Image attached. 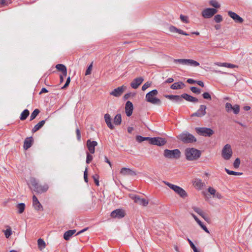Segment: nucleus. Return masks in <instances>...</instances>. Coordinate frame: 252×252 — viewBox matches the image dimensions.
Wrapping results in <instances>:
<instances>
[{"mask_svg": "<svg viewBox=\"0 0 252 252\" xmlns=\"http://www.w3.org/2000/svg\"><path fill=\"white\" fill-rule=\"evenodd\" d=\"M185 154L186 159L189 161L197 159L201 155L199 150L193 148L186 149Z\"/></svg>", "mask_w": 252, "mask_h": 252, "instance_id": "1", "label": "nucleus"}, {"mask_svg": "<svg viewBox=\"0 0 252 252\" xmlns=\"http://www.w3.org/2000/svg\"><path fill=\"white\" fill-rule=\"evenodd\" d=\"M158 94V92L156 89L150 91L146 95V100L153 104L158 105H160L161 103V100L156 97Z\"/></svg>", "mask_w": 252, "mask_h": 252, "instance_id": "2", "label": "nucleus"}, {"mask_svg": "<svg viewBox=\"0 0 252 252\" xmlns=\"http://www.w3.org/2000/svg\"><path fill=\"white\" fill-rule=\"evenodd\" d=\"M181 153L179 149H165L163 151V156L168 159H178L181 157Z\"/></svg>", "mask_w": 252, "mask_h": 252, "instance_id": "3", "label": "nucleus"}, {"mask_svg": "<svg viewBox=\"0 0 252 252\" xmlns=\"http://www.w3.org/2000/svg\"><path fill=\"white\" fill-rule=\"evenodd\" d=\"M163 182L171 189H173L176 193L179 195L180 197L185 198L187 196V193L186 191L179 186L172 184L166 181H163Z\"/></svg>", "mask_w": 252, "mask_h": 252, "instance_id": "4", "label": "nucleus"}, {"mask_svg": "<svg viewBox=\"0 0 252 252\" xmlns=\"http://www.w3.org/2000/svg\"><path fill=\"white\" fill-rule=\"evenodd\" d=\"M178 138L184 143H189L196 141V138L192 134L186 132L178 135Z\"/></svg>", "mask_w": 252, "mask_h": 252, "instance_id": "5", "label": "nucleus"}, {"mask_svg": "<svg viewBox=\"0 0 252 252\" xmlns=\"http://www.w3.org/2000/svg\"><path fill=\"white\" fill-rule=\"evenodd\" d=\"M232 150L230 144H226L222 149L221 156L225 160H229L232 156Z\"/></svg>", "mask_w": 252, "mask_h": 252, "instance_id": "6", "label": "nucleus"}, {"mask_svg": "<svg viewBox=\"0 0 252 252\" xmlns=\"http://www.w3.org/2000/svg\"><path fill=\"white\" fill-rule=\"evenodd\" d=\"M195 130L198 134L203 136L210 137L214 133L212 129L207 127H196Z\"/></svg>", "mask_w": 252, "mask_h": 252, "instance_id": "7", "label": "nucleus"}, {"mask_svg": "<svg viewBox=\"0 0 252 252\" xmlns=\"http://www.w3.org/2000/svg\"><path fill=\"white\" fill-rule=\"evenodd\" d=\"M126 89V86L123 85L115 89L110 93V95L115 97H119L123 94Z\"/></svg>", "mask_w": 252, "mask_h": 252, "instance_id": "8", "label": "nucleus"}, {"mask_svg": "<svg viewBox=\"0 0 252 252\" xmlns=\"http://www.w3.org/2000/svg\"><path fill=\"white\" fill-rule=\"evenodd\" d=\"M225 110L228 112H231L233 111L235 114H238L240 112V106L238 104H235L232 106L231 103L227 102L225 104Z\"/></svg>", "mask_w": 252, "mask_h": 252, "instance_id": "9", "label": "nucleus"}, {"mask_svg": "<svg viewBox=\"0 0 252 252\" xmlns=\"http://www.w3.org/2000/svg\"><path fill=\"white\" fill-rule=\"evenodd\" d=\"M215 8H208L202 11V15L204 18H210L217 12Z\"/></svg>", "mask_w": 252, "mask_h": 252, "instance_id": "10", "label": "nucleus"}, {"mask_svg": "<svg viewBox=\"0 0 252 252\" xmlns=\"http://www.w3.org/2000/svg\"><path fill=\"white\" fill-rule=\"evenodd\" d=\"M130 197L132 199L134 202L143 206H147L149 203V201L144 198H141L138 196L130 195Z\"/></svg>", "mask_w": 252, "mask_h": 252, "instance_id": "11", "label": "nucleus"}, {"mask_svg": "<svg viewBox=\"0 0 252 252\" xmlns=\"http://www.w3.org/2000/svg\"><path fill=\"white\" fill-rule=\"evenodd\" d=\"M206 108L207 107L206 105L203 104L201 105L197 111L196 112L192 114L191 116H196L197 117H202L204 116L206 114Z\"/></svg>", "mask_w": 252, "mask_h": 252, "instance_id": "12", "label": "nucleus"}, {"mask_svg": "<svg viewBox=\"0 0 252 252\" xmlns=\"http://www.w3.org/2000/svg\"><path fill=\"white\" fill-rule=\"evenodd\" d=\"M166 143L165 138L161 137H153L151 139V144L159 146H161Z\"/></svg>", "mask_w": 252, "mask_h": 252, "instance_id": "13", "label": "nucleus"}, {"mask_svg": "<svg viewBox=\"0 0 252 252\" xmlns=\"http://www.w3.org/2000/svg\"><path fill=\"white\" fill-rule=\"evenodd\" d=\"M125 216V212L121 209H116L112 212L111 216L114 218H122Z\"/></svg>", "mask_w": 252, "mask_h": 252, "instance_id": "14", "label": "nucleus"}, {"mask_svg": "<svg viewBox=\"0 0 252 252\" xmlns=\"http://www.w3.org/2000/svg\"><path fill=\"white\" fill-rule=\"evenodd\" d=\"M97 145L96 141H93L89 139L87 141V147L91 154H94L95 152V147Z\"/></svg>", "mask_w": 252, "mask_h": 252, "instance_id": "15", "label": "nucleus"}, {"mask_svg": "<svg viewBox=\"0 0 252 252\" xmlns=\"http://www.w3.org/2000/svg\"><path fill=\"white\" fill-rule=\"evenodd\" d=\"M32 206L37 211L43 210V207L35 195L32 196Z\"/></svg>", "mask_w": 252, "mask_h": 252, "instance_id": "16", "label": "nucleus"}, {"mask_svg": "<svg viewBox=\"0 0 252 252\" xmlns=\"http://www.w3.org/2000/svg\"><path fill=\"white\" fill-rule=\"evenodd\" d=\"M228 14L236 23H242L244 21V20L242 18L240 17L237 14L234 12L229 11L228 12Z\"/></svg>", "mask_w": 252, "mask_h": 252, "instance_id": "17", "label": "nucleus"}, {"mask_svg": "<svg viewBox=\"0 0 252 252\" xmlns=\"http://www.w3.org/2000/svg\"><path fill=\"white\" fill-rule=\"evenodd\" d=\"M144 79L142 77L135 78L130 83V86L134 89H137L139 85L143 82Z\"/></svg>", "mask_w": 252, "mask_h": 252, "instance_id": "18", "label": "nucleus"}, {"mask_svg": "<svg viewBox=\"0 0 252 252\" xmlns=\"http://www.w3.org/2000/svg\"><path fill=\"white\" fill-rule=\"evenodd\" d=\"M120 174L123 176H135L137 174L134 171L126 167H123L121 169Z\"/></svg>", "mask_w": 252, "mask_h": 252, "instance_id": "19", "label": "nucleus"}, {"mask_svg": "<svg viewBox=\"0 0 252 252\" xmlns=\"http://www.w3.org/2000/svg\"><path fill=\"white\" fill-rule=\"evenodd\" d=\"M133 110V106L131 102L127 101L125 106V111L127 116L129 117L132 115Z\"/></svg>", "mask_w": 252, "mask_h": 252, "instance_id": "20", "label": "nucleus"}, {"mask_svg": "<svg viewBox=\"0 0 252 252\" xmlns=\"http://www.w3.org/2000/svg\"><path fill=\"white\" fill-rule=\"evenodd\" d=\"M49 189V187L47 185L45 184L44 185H38L36 189H33L34 191L38 193H42L46 192Z\"/></svg>", "mask_w": 252, "mask_h": 252, "instance_id": "21", "label": "nucleus"}, {"mask_svg": "<svg viewBox=\"0 0 252 252\" xmlns=\"http://www.w3.org/2000/svg\"><path fill=\"white\" fill-rule=\"evenodd\" d=\"M193 185L196 189L200 190L205 186V183L200 179H195L193 182Z\"/></svg>", "mask_w": 252, "mask_h": 252, "instance_id": "22", "label": "nucleus"}, {"mask_svg": "<svg viewBox=\"0 0 252 252\" xmlns=\"http://www.w3.org/2000/svg\"><path fill=\"white\" fill-rule=\"evenodd\" d=\"M165 97L176 102H181L183 101V97L181 95H166Z\"/></svg>", "mask_w": 252, "mask_h": 252, "instance_id": "23", "label": "nucleus"}, {"mask_svg": "<svg viewBox=\"0 0 252 252\" xmlns=\"http://www.w3.org/2000/svg\"><path fill=\"white\" fill-rule=\"evenodd\" d=\"M214 64L219 66L225 67H227V68H233L238 67L236 65H235V64H233L232 63H219V62H218V63H215Z\"/></svg>", "mask_w": 252, "mask_h": 252, "instance_id": "24", "label": "nucleus"}, {"mask_svg": "<svg viewBox=\"0 0 252 252\" xmlns=\"http://www.w3.org/2000/svg\"><path fill=\"white\" fill-rule=\"evenodd\" d=\"M183 98L185 99L188 101L192 102H197L198 100L197 98L193 97L191 95L188 94H182Z\"/></svg>", "mask_w": 252, "mask_h": 252, "instance_id": "25", "label": "nucleus"}, {"mask_svg": "<svg viewBox=\"0 0 252 252\" xmlns=\"http://www.w3.org/2000/svg\"><path fill=\"white\" fill-rule=\"evenodd\" d=\"M32 141L33 139L32 137L26 138L24 141L23 146L24 149L28 150L29 148H30L32 145Z\"/></svg>", "mask_w": 252, "mask_h": 252, "instance_id": "26", "label": "nucleus"}, {"mask_svg": "<svg viewBox=\"0 0 252 252\" xmlns=\"http://www.w3.org/2000/svg\"><path fill=\"white\" fill-rule=\"evenodd\" d=\"M104 119L108 127L111 129H113L114 128V126L111 123V118L110 115L108 114H105Z\"/></svg>", "mask_w": 252, "mask_h": 252, "instance_id": "27", "label": "nucleus"}, {"mask_svg": "<svg viewBox=\"0 0 252 252\" xmlns=\"http://www.w3.org/2000/svg\"><path fill=\"white\" fill-rule=\"evenodd\" d=\"M185 86L184 83L182 82H178L173 83L170 87V88L173 90L181 89Z\"/></svg>", "mask_w": 252, "mask_h": 252, "instance_id": "28", "label": "nucleus"}, {"mask_svg": "<svg viewBox=\"0 0 252 252\" xmlns=\"http://www.w3.org/2000/svg\"><path fill=\"white\" fill-rule=\"evenodd\" d=\"M56 68L59 70L63 72V75L66 76L67 75V69L65 66L63 64H58L56 66Z\"/></svg>", "mask_w": 252, "mask_h": 252, "instance_id": "29", "label": "nucleus"}, {"mask_svg": "<svg viewBox=\"0 0 252 252\" xmlns=\"http://www.w3.org/2000/svg\"><path fill=\"white\" fill-rule=\"evenodd\" d=\"M76 232V230H69L66 231L63 235V238L65 240H68Z\"/></svg>", "mask_w": 252, "mask_h": 252, "instance_id": "30", "label": "nucleus"}, {"mask_svg": "<svg viewBox=\"0 0 252 252\" xmlns=\"http://www.w3.org/2000/svg\"><path fill=\"white\" fill-rule=\"evenodd\" d=\"M38 248L40 251H42L46 247V244L43 239L39 238L37 240Z\"/></svg>", "mask_w": 252, "mask_h": 252, "instance_id": "31", "label": "nucleus"}, {"mask_svg": "<svg viewBox=\"0 0 252 252\" xmlns=\"http://www.w3.org/2000/svg\"><path fill=\"white\" fill-rule=\"evenodd\" d=\"M45 123V120H42V121L39 122L32 129V132L33 133H34V132H35L36 131H37V130H38L44 126Z\"/></svg>", "mask_w": 252, "mask_h": 252, "instance_id": "32", "label": "nucleus"}, {"mask_svg": "<svg viewBox=\"0 0 252 252\" xmlns=\"http://www.w3.org/2000/svg\"><path fill=\"white\" fill-rule=\"evenodd\" d=\"M192 208L196 213L201 216L204 219L206 220L205 213L200 208L196 206H193Z\"/></svg>", "mask_w": 252, "mask_h": 252, "instance_id": "33", "label": "nucleus"}, {"mask_svg": "<svg viewBox=\"0 0 252 252\" xmlns=\"http://www.w3.org/2000/svg\"><path fill=\"white\" fill-rule=\"evenodd\" d=\"M6 229L2 231L3 232L4 234L5 237L6 238H8L12 235V229H11V227L9 226H8V225L6 226Z\"/></svg>", "mask_w": 252, "mask_h": 252, "instance_id": "34", "label": "nucleus"}, {"mask_svg": "<svg viewBox=\"0 0 252 252\" xmlns=\"http://www.w3.org/2000/svg\"><path fill=\"white\" fill-rule=\"evenodd\" d=\"M122 122V117L121 115L118 114L116 115L114 119V123L115 125L118 126L120 125Z\"/></svg>", "mask_w": 252, "mask_h": 252, "instance_id": "35", "label": "nucleus"}, {"mask_svg": "<svg viewBox=\"0 0 252 252\" xmlns=\"http://www.w3.org/2000/svg\"><path fill=\"white\" fill-rule=\"evenodd\" d=\"M29 114L30 112L28 109L24 110L21 114L20 120L22 121L25 120L27 119Z\"/></svg>", "mask_w": 252, "mask_h": 252, "instance_id": "36", "label": "nucleus"}, {"mask_svg": "<svg viewBox=\"0 0 252 252\" xmlns=\"http://www.w3.org/2000/svg\"><path fill=\"white\" fill-rule=\"evenodd\" d=\"M18 213L22 214L25 210V204L23 203L18 204L16 206Z\"/></svg>", "mask_w": 252, "mask_h": 252, "instance_id": "37", "label": "nucleus"}, {"mask_svg": "<svg viewBox=\"0 0 252 252\" xmlns=\"http://www.w3.org/2000/svg\"><path fill=\"white\" fill-rule=\"evenodd\" d=\"M187 65L197 66L199 65V63L193 60L188 59Z\"/></svg>", "mask_w": 252, "mask_h": 252, "instance_id": "38", "label": "nucleus"}, {"mask_svg": "<svg viewBox=\"0 0 252 252\" xmlns=\"http://www.w3.org/2000/svg\"><path fill=\"white\" fill-rule=\"evenodd\" d=\"M40 111L38 109H35L32 113L30 116V121L34 119L39 114Z\"/></svg>", "mask_w": 252, "mask_h": 252, "instance_id": "39", "label": "nucleus"}, {"mask_svg": "<svg viewBox=\"0 0 252 252\" xmlns=\"http://www.w3.org/2000/svg\"><path fill=\"white\" fill-rule=\"evenodd\" d=\"M225 170L226 172V173L229 175H242V173L240 172H237L235 171L230 170L227 168H225Z\"/></svg>", "mask_w": 252, "mask_h": 252, "instance_id": "40", "label": "nucleus"}, {"mask_svg": "<svg viewBox=\"0 0 252 252\" xmlns=\"http://www.w3.org/2000/svg\"><path fill=\"white\" fill-rule=\"evenodd\" d=\"M30 184L33 187L34 189H36L37 187L38 183L34 178H32L30 179Z\"/></svg>", "mask_w": 252, "mask_h": 252, "instance_id": "41", "label": "nucleus"}, {"mask_svg": "<svg viewBox=\"0 0 252 252\" xmlns=\"http://www.w3.org/2000/svg\"><path fill=\"white\" fill-rule=\"evenodd\" d=\"M180 18L181 20L185 23H189V17L187 16H185V15L181 14L180 16Z\"/></svg>", "mask_w": 252, "mask_h": 252, "instance_id": "42", "label": "nucleus"}, {"mask_svg": "<svg viewBox=\"0 0 252 252\" xmlns=\"http://www.w3.org/2000/svg\"><path fill=\"white\" fill-rule=\"evenodd\" d=\"M174 62L179 63L184 65H187L188 59H176L174 60Z\"/></svg>", "mask_w": 252, "mask_h": 252, "instance_id": "43", "label": "nucleus"}, {"mask_svg": "<svg viewBox=\"0 0 252 252\" xmlns=\"http://www.w3.org/2000/svg\"><path fill=\"white\" fill-rule=\"evenodd\" d=\"M210 4L212 6H213L215 8H219L220 6V5L219 4V3L217 1L214 0H210Z\"/></svg>", "mask_w": 252, "mask_h": 252, "instance_id": "44", "label": "nucleus"}, {"mask_svg": "<svg viewBox=\"0 0 252 252\" xmlns=\"http://www.w3.org/2000/svg\"><path fill=\"white\" fill-rule=\"evenodd\" d=\"M152 84L151 82H146L142 87V90L143 91H145L147 88L150 87Z\"/></svg>", "mask_w": 252, "mask_h": 252, "instance_id": "45", "label": "nucleus"}, {"mask_svg": "<svg viewBox=\"0 0 252 252\" xmlns=\"http://www.w3.org/2000/svg\"><path fill=\"white\" fill-rule=\"evenodd\" d=\"M188 242H189V244L191 247V248L193 249L194 252H199L197 248H196V247L195 246V245L193 244V243H192V242L189 239H188Z\"/></svg>", "mask_w": 252, "mask_h": 252, "instance_id": "46", "label": "nucleus"}, {"mask_svg": "<svg viewBox=\"0 0 252 252\" xmlns=\"http://www.w3.org/2000/svg\"><path fill=\"white\" fill-rule=\"evenodd\" d=\"M240 159L239 158H237L234 163H233V166L235 168H238L240 164Z\"/></svg>", "mask_w": 252, "mask_h": 252, "instance_id": "47", "label": "nucleus"}, {"mask_svg": "<svg viewBox=\"0 0 252 252\" xmlns=\"http://www.w3.org/2000/svg\"><path fill=\"white\" fill-rule=\"evenodd\" d=\"M214 20L217 23H220L222 20V16L220 15H216L214 17Z\"/></svg>", "mask_w": 252, "mask_h": 252, "instance_id": "48", "label": "nucleus"}, {"mask_svg": "<svg viewBox=\"0 0 252 252\" xmlns=\"http://www.w3.org/2000/svg\"><path fill=\"white\" fill-rule=\"evenodd\" d=\"M190 90L194 93L199 94L201 93V90L195 87H191L190 88Z\"/></svg>", "mask_w": 252, "mask_h": 252, "instance_id": "49", "label": "nucleus"}, {"mask_svg": "<svg viewBox=\"0 0 252 252\" xmlns=\"http://www.w3.org/2000/svg\"><path fill=\"white\" fill-rule=\"evenodd\" d=\"M203 97L204 99L211 100V95L207 92L204 93L202 94Z\"/></svg>", "mask_w": 252, "mask_h": 252, "instance_id": "50", "label": "nucleus"}, {"mask_svg": "<svg viewBox=\"0 0 252 252\" xmlns=\"http://www.w3.org/2000/svg\"><path fill=\"white\" fill-rule=\"evenodd\" d=\"M208 191L211 195H213V197L215 196V193L217 192L216 190L212 187H209L208 189Z\"/></svg>", "mask_w": 252, "mask_h": 252, "instance_id": "51", "label": "nucleus"}, {"mask_svg": "<svg viewBox=\"0 0 252 252\" xmlns=\"http://www.w3.org/2000/svg\"><path fill=\"white\" fill-rule=\"evenodd\" d=\"M92 67H93V65H92V63H91L87 68L86 71V72H85V75H89L91 74V71H92Z\"/></svg>", "mask_w": 252, "mask_h": 252, "instance_id": "52", "label": "nucleus"}, {"mask_svg": "<svg viewBox=\"0 0 252 252\" xmlns=\"http://www.w3.org/2000/svg\"><path fill=\"white\" fill-rule=\"evenodd\" d=\"M93 159V156L91 155L89 153L87 154V159L86 162L87 163H89Z\"/></svg>", "mask_w": 252, "mask_h": 252, "instance_id": "53", "label": "nucleus"}, {"mask_svg": "<svg viewBox=\"0 0 252 252\" xmlns=\"http://www.w3.org/2000/svg\"><path fill=\"white\" fill-rule=\"evenodd\" d=\"M76 135H77V140L78 141H80L81 137V132H80V130L78 128H77L76 129Z\"/></svg>", "mask_w": 252, "mask_h": 252, "instance_id": "54", "label": "nucleus"}, {"mask_svg": "<svg viewBox=\"0 0 252 252\" xmlns=\"http://www.w3.org/2000/svg\"><path fill=\"white\" fill-rule=\"evenodd\" d=\"M84 178L85 182L88 183V173H87V168H86L84 172Z\"/></svg>", "mask_w": 252, "mask_h": 252, "instance_id": "55", "label": "nucleus"}, {"mask_svg": "<svg viewBox=\"0 0 252 252\" xmlns=\"http://www.w3.org/2000/svg\"><path fill=\"white\" fill-rule=\"evenodd\" d=\"M169 29H170V31L171 32H177L178 33V30L179 29H178L177 28H176L174 26H171L170 28H169Z\"/></svg>", "mask_w": 252, "mask_h": 252, "instance_id": "56", "label": "nucleus"}, {"mask_svg": "<svg viewBox=\"0 0 252 252\" xmlns=\"http://www.w3.org/2000/svg\"><path fill=\"white\" fill-rule=\"evenodd\" d=\"M136 140L139 142H142L144 141V137H142L140 135H138L136 137Z\"/></svg>", "mask_w": 252, "mask_h": 252, "instance_id": "57", "label": "nucleus"}, {"mask_svg": "<svg viewBox=\"0 0 252 252\" xmlns=\"http://www.w3.org/2000/svg\"><path fill=\"white\" fill-rule=\"evenodd\" d=\"M214 197H215V198H217L218 199H222L223 198V196L221 195V194L220 192H216V193H215V196H214Z\"/></svg>", "mask_w": 252, "mask_h": 252, "instance_id": "58", "label": "nucleus"}, {"mask_svg": "<svg viewBox=\"0 0 252 252\" xmlns=\"http://www.w3.org/2000/svg\"><path fill=\"white\" fill-rule=\"evenodd\" d=\"M93 178H94V181L96 185L97 186H98L99 185V184L98 176L97 175L96 176H94Z\"/></svg>", "mask_w": 252, "mask_h": 252, "instance_id": "59", "label": "nucleus"}, {"mask_svg": "<svg viewBox=\"0 0 252 252\" xmlns=\"http://www.w3.org/2000/svg\"><path fill=\"white\" fill-rule=\"evenodd\" d=\"M70 82V77H68L66 80V83L64 84V85L62 89L65 88L68 85H69V83Z\"/></svg>", "mask_w": 252, "mask_h": 252, "instance_id": "60", "label": "nucleus"}, {"mask_svg": "<svg viewBox=\"0 0 252 252\" xmlns=\"http://www.w3.org/2000/svg\"><path fill=\"white\" fill-rule=\"evenodd\" d=\"M5 5H7L5 0H0V7H1L2 6Z\"/></svg>", "mask_w": 252, "mask_h": 252, "instance_id": "61", "label": "nucleus"}, {"mask_svg": "<svg viewBox=\"0 0 252 252\" xmlns=\"http://www.w3.org/2000/svg\"><path fill=\"white\" fill-rule=\"evenodd\" d=\"M200 227L207 233H209V231L207 228L203 224L200 226Z\"/></svg>", "mask_w": 252, "mask_h": 252, "instance_id": "62", "label": "nucleus"}, {"mask_svg": "<svg viewBox=\"0 0 252 252\" xmlns=\"http://www.w3.org/2000/svg\"><path fill=\"white\" fill-rule=\"evenodd\" d=\"M174 81V79L172 78H169L167 79L165 81V83H172Z\"/></svg>", "mask_w": 252, "mask_h": 252, "instance_id": "63", "label": "nucleus"}, {"mask_svg": "<svg viewBox=\"0 0 252 252\" xmlns=\"http://www.w3.org/2000/svg\"><path fill=\"white\" fill-rule=\"evenodd\" d=\"M196 81H195L192 79H188L187 80V82L190 84H194L195 83H196Z\"/></svg>", "mask_w": 252, "mask_h": 252, "instance_id": "64", "label": "nucleus"}]
</instances>
